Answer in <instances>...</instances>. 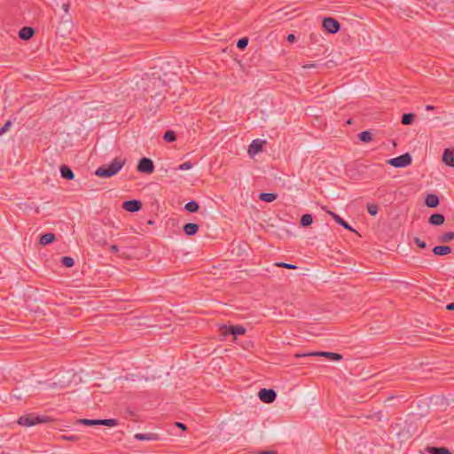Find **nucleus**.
I'll return each mask as SVG.
<instances>
[{
  "mask_svg": "<svg viewBox=\"0 0 454 454\" xmlns=\"http://www.w3.org/2000/svg\"><path fill=\"white\" fill-rule=\"evenodd\" d=\"M258 197L262 201L273 202L278 198V195L273 192H261Z\"/></svg>",
  "mask_w": 454,
  "mask_h": 454,
  "instance_id": "obj_23",
  "label": "nucleus"
},
{
  "mask_svg": "<svg viewBox=\"0 0 454 454\" xmlns=\"http://www.w3.org/2000/svg\"><path fill=\"white\" fill-rule=\"evenodd\" d=\"M126 413L129 415V416H134L135 413L133 411L129 410V409H127L126 410Z\"/></svg>",
  "mask_w": 454,
  "mask_h": 454,
  "instance_id": "obj_43",
  "label": "nucleus"
},
{
  "mask_svg": "<svg viewBox=\"0 0 454 454\" xmlns=\"http://www.w3.org/2000/svg\"><path fill=\"white\" fill-rule=\"evenodd\" d=\"M35 34V29L31 27H23L20 32L19 36L22 40H29L33 37Z\"/></svg>",
  "mask_w": 454,
  "mask_h": 454,
  "instance_id": "obj_17",
  "label": "nucleus"
},
{
  "mask_svg": "<svg viewBox=\"0 0 454 454\" xmlns=\"http://www.w3.org/2000/svg\"><path fill=\"white\" fill-rule=\"evenodd\" d=\"M137 170L140 173L152 174L154 171L153 161L147 157H143L139 160Z\"/></svg>",
  "mask_w": 454,
  "mask_h": 454,
  "instance_id": "obj_6",
  "label": "nucleus"
},
{
  "mask_svg": "<svg viewBox=\"0 0 454 454\" xmlns=\"http://www.w3.org/2000/svg\"><path fill=\"white\" fill-rule=\"evenodd\" d=\"M221 333L223 335H232L234 338H236L238 335H243L246 333V328L242 325H223L221 327Z\"/></svg>",
  "mask_w": 454,
  "mask_h": 454,
  "instance_id": "obj_7",
  "label": "nucleus"
},
{
  "mask_svg": "<svg viewBox=\"0 0 454 454\" xmlns=\"http://www.w3.org/2000/svg\"><path fill=\"white\" fill-rule=\"evenodd\" d=\"M247 44H248V38L247 37H241L237 42V48L239 50H244V49L247 48Z\"/></svg>",
  "mask_w": 454,
  "mask_h": 454,
  "instance_id": "obj_32",
  "label": "nucleus"
},
{
  "mask_svg": "<svg viewBox=\"0 0 454 454\" xmlns=\"http://www.w3.org/2000/svg\"><path fill=\"white\" fill-rule=\"evenodd\" d=\"M359 139L364 143H368L372 140V134L370 130H364L358 134Z\"/></svg>",
  "mask_w": 454,
  "mask_h": 454,
  "instance_id": "obj_28",
  "label": "nucleus"
},
{
  "mask_svg": "<svg viewBox=\"0 0 454 454\" xmlns=\"http://www.w3.org/2000/svg\"><path fill=\"white\" fill-rule=\"evenodd\" d=\"M56 239V236L54 233L46 232L40 237V244L43 246L49 245L52 243Z\"/></svg>",
  "mask_w": 454,
  "mask_h": 454,
  "instance_id": "obj_22",
  "label": "nucleus"
},
{
  "mask_svg": "<svg viewBox=\"0 0 454 454\" xmlns=\"http://www.w3.org/2000/svg\"><path fill=\"white\" fill-rule=\"evenodd\" d=\"M286 41L290 43H293L295 41V35L294 34H290L286 37Z\"/></svg>",
  "mask_w": 454,
  "mask_h": 454,
  "instance_id": "obj_40",
  "label": "nucleus"
},
{
  "mask_svg": "<svg viewBox=\"0 0 454 454\" xmlns=\"http://www.w3.org/2000/svg\"><path fill=\"white\" fill-rule=\"evenodd\" d=\"M142 202L139 200H125L121 207L128 212L135 213L138 212L142 208Z\"/></svg>",
  "mask_w": 454,
  "mask_h": 454,
  "instance_id": "obj_11",
  "label": "nucleus"
},
{
  "mask_svg": "<svg viewBox=\"0 0 454 454\" xmlns=\"http://www.w3.org/2000/svg\"><path fill=\"white\" fill-rule=\"evenodd\" d=\"M134 438L138 441H156L159 436L155 433L141 434L137 433L134 435Z\"/></svg>",
  "mask_w": 454,
  "mask_h": 454,
  "instance_id": "obj_19",
  "label": "nucleus"
},
{
  "mask_svg": "<svg viewBox=\"0 0 454 454\" xmlns=\"http://www.w3.org/2000/svg\"><path fill=\"white\" fill-rule=\"evenodd\" d=\"M297 356H323L333 361H340L343 358L342 355L329 351H316L312 353L298 355Z\"/></svg>",
  "mask_w": 454,
  "mask_h": 454,
  "instance_id": "obj_9",
  "label": "nucleus"
},
{
  "mask_svg": "<svg viewBox=\"0 0 454 454\" xmlns=\"http://www.w3.org/2000/svg\"><path fill=\"white\" fill-rule=\"evenodd\" d=\"M451 250L450 246H436L432 249V252L435 255L442 256L450 254Z\"/></svg>",
  "mask_w": 454,
  "mask_h": 454,
  "instance_id": "obj_20",
  "label": "nucleus"
},
{
  "mask_svg": "<svg viewBox=\"0 0 454 454\" xmlns=\"http://www.w3.org/2000/svg\"><path fill=\"white\" fill-rule=\"evenodd\" d=\"M60 439L64 441L76 442L79 440V436L76 434H61Z\"/></svg>",
  "mask_w": 454,
  "mask_h": 454,
  "instance_id": "obj_33",
  "label": "nucleus"
},
{
  "mask_svg": "<svg viewBox=\"0 0 454 454\" xmlns=\"http://www.w3.org/2000/svg\"><path fill=\"white\" fill-rule=\"evenodd\" d=\"M183 230L187 236H193L198 232L199 225L197 223H188L184 225Z\"/></svg>",
  "mask_w": 454,
  "mask_h": 454,
  "instance_id": "obj_21",
  "label": "nucleus"
},
{
  "mask_svg": "<svg viewBox=\"0 0 454 454\" xmlns=\"http://www.w3.org/2000/svg\"><path fill=\"white\" fill-rule=\"evenodd\" d=\"M276 266L285 269H290V270H296L298 267L294 264L286 263V262H277L275 263Z\"/></svg>",
  "mask_w": 454,
  "mask_h": 454,
  "instance_id": "obj_34",
  "label": "nucleus"
},
{
  "mask_svg": "<svg viewBox=\"0 0 454 454\" xmlns=\"http://www.w3.org/2000/svg\"><path fill=\"white\" fill-rule=\"evenodd\" d=\"M446 309L448 310H454V302H450V303L447 304Z\"/></svg>",
  "mask_w": 454,
  "mask_h": 454,
  "instance_id": "obj_42",
  "label": "nucleus"
},
{
  "mask_svg": "<svg viewBox=\"0 0 454 454\" xmlns=\"http://www.w3.org/2000/svg\"><path fill=\"white\" fill-rule=\"evenodd\" d=\"M427 109H434V106H427Z\"/></svg>",
  "mask_w": 454,
  "mask_h": 454,
  "instance_id": "obj_44",
  "label": "nucleus"
},
{
  "mask_svg": "<svg viewBox=\"0 0 454 454\" xmlns=\"http://www.w3.org/2000/svg\"><path fill=\"white\" fill-rule=\"evenodd\" d=\"M12 126V121H7L4 125L0 129V137L3 136L5 132H7Z\"/></svg>",
  "mask_w": 454,
  "mask_h": 454,
  "instance_id": "obj_35",
  "label": "nucleus"
},
{
  "mask_svg": "<svg viewBox=\"0 0 454 454\" xmlns=\"http://www.w3.org/2000/svg\"><path fill=\"white\" fill-rule=\"evenodd\" d=\"M414 243H415V244H416L419 248L424 249V248H426V247H427V243H426L424 240H422V239H420L419 238H418V237H415V238H414Z\"/></svg>",
  "mask_w": 454,
  "mask_h": 454,
  "instance_id": "obj_37",
  "label": "nucleus"
},
{
  "mask_svg": "<svg viewBox=\"0 0 454 454\" xmlns=\"http://www.w3.org/2000/svg\"><path fill=\"white\" fill-rule=\"evenodd\" d=\"M125 160L121 158H115L110 164H105L98 167L95 175L98 177L109 178L116 175L124 166Z\"/></svg>",
  "mask_w": 454,
  "mask_h": 454,
  "instance_id": "obj_1",
  "label": "nucleus"
},
{
  "mask_svg": "<svg viewBox=\"0 0 454 454\" xmlns=\"http://www.w3.org/2000/svg\"><path fill=\"white\" fill-rule=\"evenodd\" d=\"M454 239V232L448 231L438 237V241L441 243H448Z\"/></svg>",
  "mask_w": 454,
  "mask_h": 454,
  "instance_id": "obj_27",
  "label": "nucleus"
},
{
  "mask_svg": "<svg viewBox=\"0 0 454 454\" xmlns=\"http://www.w3.org/2000/svg\"><path fill=\"white\" fill-rule=\"evenodd\" d=\"M322 26L325 31L330 34H336L340 29V22L332 17H325L323 20Z\"/></svg>",
  "mask_w": 454,
  "mask_h": 454,
  "instance_id": "obj_5",
  "label": "nucleus"
},
{
  "mask_svg": "<svg viewBox=\"0 0 454 454\" xmlns=\"http://www.w3.org/2000/svg\"><path fill=\"white\" fill-rule=\"evenodd\" d=\"M442 160L447 166L454 168V149L446 148L442 153Z\"/></svg>",
  "mask_w": 454,
  "mask_h": 454,
  "instance_id": "obj_12",
  "label": "nucleus"
},
{
  "mask_svg": "<svg viewBox=\"0 0 454 454\" xmlns=\"http://www.w3.org/2000/svg\"><path fill=\"white\" fill-rule=\"evenodd\" d=\"M176 426L184 431L187 429V427L183 422H176Z\"/></svg>",
  "mask_w": 454,
  "mask_h": 454,
  "instance_id": "obj_41",
  "label": "nucleus"
},
{
  "mask_svg": "<svg viewBox=\"0 0 454 454\" xmlns=\"http://www.w3.org/2000/svg\"><path fill=\"white\" fill-rule=\"evenodd\" d=\"M59 171L61 177L66 180H73L74 178V171L67 165H61Z\"/></svg>",
  "mask_w": 454,
  "mask_h": 454,
  "instance_id": "obj_15",
  "label": "nucleus"
},
{
  "mask_svg": "<svg viewBox=\"0 0 454 454\" xmlns=\"http://www.w3.org/2000/svg\"><path fill=\"white\" fill-rule=\"evenodd\" d=\"M445 217L442 214L434 213L432 214L428 218V223L434 226H440L444 223Z\"/></svg>",
  "mask_w": 454,
  "mask_h": 454,
  "instance_id": "obj_14",
  "label": "nucleus"
},
{
  "mask_svg": "<svg viewBox=\"0 0 454 454\" xmlns=\"http://www.w3.org/2000/svg\"><path fill=\"white\" fill-rule=\"evenodd\" d=\"M258 397L263 403H271L276 400L277 393L272 388H262L258 392Z\"/></svg>",
  "mask_w": 454,
  "mask_h": 454,
  "instance_id": "obj_10",
  "label": "nucleus"
},
{
  "mask_svg": "<svg viewBox=\"0 0 454 454\" xmlns=\"http://www.w3.org/2000/svg\"><path fill=\"white\" fill-rule=\"evenodd\" d=\"M51 421H52V419L49 416L27 413L20 416L17 422L20 426L32 427L37 424L49 423Z\"/></svg>",
  "mask_w": 454,
  "mask_h": 454,
  "instance_id": "obj_2",
  "label": "nucleus"
},
{
  "mask_svg": "<svg viewBox=\"0 0 454 454\" xmlns=\"http://www.w3.org/2000/svg\"><path fill=\"white\" fill-rule=\"evenodd\" d=\"M62 265L66 268H71L74 265V261L70 256H63L60 260Z\"/></svg>",
  "mask_w": 454,
  "mask_h": 454,
  "instance_id": "obj_30",
  "label": "nucleus"
},
{
  "mask_svg": "<svg viewBox=\"0 0 454 454\" xmlns=\"http://www.w3.org/2000/svg\"><path fill=\"white\" fill-rule=\"evenodd\" d=\"M415 120V114L413 113H406L402 116V124L411 125Z\"/></svg>",
  "mask_w": 454,
  "mask_h": 454,
  "instance_id": "obj_26",
  "label": "nucleus"
},
{
  "mask_svg": "<svg viewBox=\"0 0 454 454\" xmlns=\"http://www.w3.org/2000/svg\"><path fill=\"white\" fill-rule=\"evenodd\" d=\"M78 423L84 426H106V427H116L119 422L115 419H82L78 420Z\"/></svg>",
  "mask_w": 454,
  "mask_h": 454,
  "instance_id": "obj_3",
  "label": "nucleus"
},
{
  "mask_svg": "<svg viewBox=\"0 0 454 454\" xmlns=\"http://www.w3.org/2000/svg\"><path fill=\"white\" fill-rule=\"evenodd\" d=\"M317 67V64L311 62V63H308V64L303 65L302 67L305 68V69H309V68Z\"/></svg>",
  "mask_w": 454,
  "mask_h": 454,
  "instance_id": "obj_38",
  "label": "nucleus"
},
{
  "mask_svg": "<svg viewBox=\"0 0 454 454\" xmlns=\"http://www.w3.org/2000/svg\"><path fill=\"white\" fill-rule=\"evenodd\" d=\"M163 139L167 142H174L176 140V132L173 130H167L163 135Z\"/></svg>",
  "mask_w": 454,
  "mask_h": 454,
  "instance_id": "obj_29",
  "label": "nucleus"
},
{
  "mask_svg": "<svg viewBox=\"0 0 454 454\" xmlns=\"http://www.w3.org/2000/svg\"><path fill=\"white\" fill-rule=\"evenodd\" d=\"M184 208L190 213H196L200 209V205L196 200H191L185 204Z\"/></svg>",
  "mask_w": 454,
  "mask_h": 454,
  "instance_id": "obj_25",
  "label": "nucleus"
},
{
  "mask_svg": "<svg viewBox=\"0 0 454 454\" xmlns=\"http://www.w3.org/2000/svg\"><path fill=\"white\" fill-rule=\"evenodd\" d=\"M110 251H111L113 254H118V252H119V247H118V246H117V245H112V246L110 247Z\"/></svg>",
  "mask_w": 454,
  "mask_h": 454,
  "instance_id": "obj_39",
  "label": "nucleus"
},
{
  "mask_svg": "<svg viewBox=\"0 0 454 454\" xmlns=\"http://www.w3.org/2000/svg\"><path fill=\"white\" fill-rule=\"evenodd\" d=\"M192 168V164L191 161H185L178 166L179 170H188Z\"/></svg>",
  "mask_w": 454,
  "mask_h": 454,
  "instance_id": "obj_36",
  "label": "nucleus"
},
{
  "mask_svg": "<svg viewBox=\"0 0 454 454\" xmlns=\"http://www.w3.org/2000/svg\"><path fill=\"white\" fill-rule=\"evenodd\" d=\"M425 204L428 207H432V208H434L436 207L439 206L440 204V200H439V197L435 194H428L426 199H425Z\"/></svg>",
  "mask_w": 454,
  "mask_h": 454,
  "instance_id": "obj_18",
  "label": "nucleus"
},
{
  "mask_svg": "<svg viewBox=\"0 0 454 454\" xmlns=\"http://www.w3.org/2000/svg\"><path fill=\"white\" fill-rule=\"evenodd\" d=\"M264 141H261L259 139L253 140L252 143L248 146V153L249 155H254L262 151Z\"/></svg>",
  "mask_w": 454,
  "mask_h": 454,
  "instance_id": "obj_13",
  "label": "nucleus"
},
{
  "mask_svg": "<svg viewBox=\"0 0 454 454\" xmlns=\"http://www.w3.org/2000/svg\"><path fill=\"white\" fill-rule=\"evenodd\" d=\"M367 211L371 215H376L379 211V207L375 203H368L367 204Z\"/></svg>",
  "mask_w": 454,
  "mask_h": 454,
  "instance_id": "obj_31",
  "label": "nucleus"
},
{
  "mask_svg": "<svg viewBox=\"0 0 454 454\" xmlns=\"http://www.w3.org/2000/svg\"><path fill=\"white\" fill-rule=\"evenodd\" d=\"M387 164L391 165L395 168H405L411 164L412 158L409 153H405L402 155H399L395 158H391L387 160Z\"/></svg>",
  "mask_w": 454,
  "mask_h": 454,
  "instance_id": "obj_4",
  "label": "nucleus"
},
{
  "mask_svg": "<svg viewBox=\"0 0 454 454\" xmlns=\"http://www.w3.org/2000/svg\"><path fill=\"white\" fill-rule=\"evenodd\" d=\"M348 124L351 123V119H349L348 121H347Z\"/></svg>",
  "mask_w": 454,
  "mask_h": 454,
  "instance_id": "obj_45",
  "label": "nucleus"
},
{
  "mask_svg": "<svg viewBox=\"0 0 454 454\" xmlns=\"http://www.w3.org/2000/svg\"><path fill=\"white\" fill-rule=\"evenodd\" d=\"M328 214L333 218V220L339 223L340 226H342L343 228H345L346 230H348V231H354L353 228L343 219L341 218L338 214L333 212V211H328Z\"/></svg>",
  "mask_w": 454,
  "mask_h": 454,
  "instance_id": "obj_16",
  "label": "nucleus"
},
{
  "mask_svg": "<svg viewBox=\"0 0 454 454\" xmlns=\"http://www.w3.org/2000/svg\"><path fill=\"white\" fill-rule=\"evenodd\" d=\"M313 223V217L310 214H304L301 215L300 224L301 227H309Z\"/></svg>",
  "mask_w": 454,
  "mask_h": 454,
  "instance_id": "obj_24",
  "label": "nucleus"
},
{
  "mask_svg": "<svg viewBox=\"0 0 454 454\" xmlns=\"http://www.w3.org/2000/svg\"><path fill=\"white\" fill-rule=\"evenodd\" d=\"M69 8H70L69 3H65L62 4V9L65 12V15H63L61 17V21L59 23V25L61 27H63L64 30L67 31V32H69L71 30L72 26H73L72 17L69 14Z\"/></svg>",
  "mask_w": 454,
  "mask_h": 454,
  "instance_id": "obj_8",
  "label": "nucleus"
}]
</instances>
